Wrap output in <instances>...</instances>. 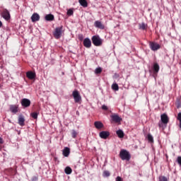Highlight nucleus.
I'll use <instances>...</instances> for the list:
<instances>
[{
    "label": "nucleus",
    "instance_id": "obj_1",
    "mask_svg": "<svg viewBox=\"0 0 181 181\" xmlns=\"http://www.w3.org/2000/svg\"><path fill=\"white\" fill-rule=\"evenodd\" d=\"M119 158L122 159V160H130L131 159V154H129V152L125 149H122L119 152Z\"/></svg>",
    "mask_w": 181,
    "mask_h": 181
},
{
    "label": "nucleus",
    "instance_id": "obj_2",
    "mask_svg": "<svg viewBox=\"0 0 181 181\" xmlns=\"http://www.w3.org/2000/svg\"><path fill=\"white\" fill-rule=\"evenodd\" d=\"M63 32H64L63 30V25L56 28L53 33L54 37H55V39H60L62 37V35H63Z\"/></svg>",
    "mask_w": 181,
    "mask_h": 181
},
{
    "label": "nucleus",
    "instance_id": "obj_3",
    "mask_svg": "<svg viewBox=\"0 0 181 181\" xmlns=\"http://www.w3.org/2000/svg\"><path fill=\"white\" fill-rule=\"evenodd\" d=\"M160 119H161V122L158 123V126L160 128L163 127V124H164V125H167V124L169 122V117H168V115H166V114L161 115Z\"/></svg>",
    "mask_w": 181,
    "mask_h": 181
},
{
    "label": "nucleus",
    "instance_id": "obj_4",
    "mask_svg": "<svg viewBox=\"0 0 181 181\" xmlns=\"http://www.w3.org/2000/svg\"><path fill=\"white\" fill-rule=\"evenodd\" d=\"M92 43L94 46H101L103 45V40L98 35H93L92 37Z\"/></svg>",
    "mask_w": 181,
    "mask_h": 181
},
{
    "label": "nucleus",
    "instance_id": "obj_5",
    "mask_svg": "<svg viewBox=\"0 0 181 181\" xmlns=\"http://www.w3.org/2000/svg\"><path fill=\"white\" fill-rule=\"evenodd\" d=\"M72 96L74 99L75 103H80L81 101V95H80V93L78 90H75L72 92Z\"/></svg>",
    "mask_w": 181,
    "mask_h": 181
},
{
    "label": "nucleus",
    "instance_id": "obj_6",
    "mask_svg": "<svg viewBox=\"0 0 181 181\" xmlns=\"http://www.w3.org/2000/svg\"><path fill=\"white\" fill-rule=\"evenodd\" d=\"M149 47L151 50H153V52H156V50H159V49H160V45L155 42H150Z\"/></svg>",
    "mask_w": 181,
    "mask_h": 181
},
{
    "label": "nucleus",
    "instance_id": "obj_7",
    "mask_svg": "<svg viewBox=\"0 0 181 181\" xmlns=\"http://www.w3.org/2000/svg\"><path fill=\"white\" fill-rule=\"evenodd\" d=\"M1 16L5 19V21H10L11 20V13L8 11V9L4 8L3 12L1 13Z\"/></svg>",
    "mask_w": 181,
    "mask_h": 181
},
{
    "label": "nucleus",
    "instance_id": "obj_8",
    "mask_svg": "<svg viewBox=\"0 0 181 181\" xmlns=\"http://www.w3.org/2000/svg\"><path fill=\"white\" fill-rule=\"evenodd\" d=\"M21 103L23 108H28V107H30V100L28 98H23L21 101Z\"/></svg>",
    "mask_w": 181,
    "mask_h": 181
},
{
    "label": "nucleus",
    "instance_id": "obj_9",
    "mask_svg": "<svg viewBox=\"0 0 181 181\" xmlns=\"http://www.w3.org/2000/svg\"><path fill=\"white\" fill-rule=\"evenodd\" d=\"M26 77H28L29 80H35V78H36V73L31 71H27Z\"/></svg>",
    "mask_w": 181,
    "mask_h": 181
},
{
    "label": "nucleus",
    "instance_id": "obj_10",
    "mask_svg": "<svg viewBox=\"0 0 181 181\" xmlns=\"http://www.w3.org/2000/svg\"><path fill=\"white\" fill-rule=\"evenodd\" d=\"M83 46L86 47V49H90L91 47V40L90 38H85L83 40Z\"/></svg>",
    "mask_w": 181,
    "mask_h": 181
},
{
    "label": "nucleus",
    "instance_id": "obj_11",
    "mask_svg": "<svg viewBox=\"0 0 181 181\" xmlns=\"http://www.w3.org/2000/svg\"><path fill=\"white\" fill-rule=\"evenodd\" d=\"M99 136L102 139H107L110 136V132L107 131H103L100 132Z\"/></svg>",
    "mask_w": 181,
    "mask_h": 181
},
{
    "label": "nucleus",
    "instance_id": "obj_12",
    "mask_svg": "<svg viewBox=\"0 0 181 181\" xmlns=\"http://www.w3.org/2000/svg\"><path fill=\"white\" fill-rule=\"evenodd\" d=\"M110 117L114 122H121V121H122V119L117 114H114Z\"/></svg>",
    "mask_w": 181,
    "mask_h": 181
},
{
    "label": "nucleus",
    "instance_id": "obj_13",
    "mask_svg": "<svg viewBox=\"0 0 181 181\" xmlns=\"http://www.w3.org/2000/svg\"><path fill=\"white\" fill-rule=\"evenodd\" d=\"M32 22H38L40 21V16L37 13H34L31 16Z\"/></svg>",
    "mask_w": 181,
    "mask_h": 181
},
{
    "label": "nucleus",
    "instance_id": "obj_14",
    "mask_svg": "<svg viewBox=\"0 0 181 181\" xmlns=\"http://www.w3.org/2000/svg\"><path fill=\"white\" fill-rule=\"evenodd\" d=\"M18 124L21 127H25V117L22 115L18 117Z\"/></svg>",
    "mask_w": 181,
    "mask_h": 181
},
{
    "label": "nucleus",
    "instance_id": "obj_15",
    "mask_svg": "<svg viewBox=\"0 0 181 181\" xmlns=\"http://www.w3.org/2000/svg\"><path fill=\"white\" fill-rule=\"evenodd\" d=\"M95 27L98 28V29H104L105 27L103 25L101 21H95Z\"/></svg>",
    "mask_w": 181,
    "mask_h": 181
},
{
    "label": "nucleus",
    "instance_id": "obj_16",
    "mask_svg": "<svg viewBox=\"0 0 181 181\" xmlns=\"http://www.w3.org/2000/svg\"><path fill=\"white\" fill-rule=\"evenodd\" d=\"M94 125L97 129H101V128H104V124L101 122H95Z\"/></svg>",
    "mask_w": 181,
    "mask_h": 181
},
{
    "label": "nucleus",
    "instance_id": "obj_17",
    "mask_svg": "<svg viewBox=\"0 0 181 181\" xmlns=\"http://www.w3.org/2000/svg\"><path fill=\"white\" fill-rule=\"evenodd\" d=\"M45 19L48 22H52V21H54V16L52 14H47L45 16Z\"/></svg>",
    "mask_w": 181,
    "mask_h": 181
},
{
    "label": "nucleus",
    "instance_id": "obj_18",
    "mask_svg": "<svg viewBox=\"0 0 181 181\" xmlns=\"http://www.w3.org/2000/svg\"><path fill=\"white\" fill-rule=\"evenodd\" d=\"M63 155L64 156L67 158L69 155H70V148L68 147H65L63 150Z\"/></svg>",
    "mask_w": 181,
    "mask_h": 181
},
{
    "label": "nucleus",
    "instance_id": "obj_19",
    "mask_svg": "<svg viewBox=\"0 0 181 181\" xmlns=\"http://www.w3.org/2000/svg\"><path fill=\"white\" fill-rule=\"evenodd\" d=\"M78 2L80 5L83 8H87V6H88V3H87V0H78Z\"/></svg>",
    "mask_w": 181,
    "mask_h": 181
},
{
    "label": "nucleus",
    "instance_id": "obj_20",
    "mask_svg": "<svg viewBox=\"0 0 181 181\" xmlns=\"http://www.w3.org/2000/svg\"><path fill=\"white\" fill-rule=\"evenodd\" d=\"M159 64L158 63H155L153 66L154 74L159 73Z\"/></svg>",
    "mask_w": 181,
    "mask_h": 181
},
{
    "label": "nucleus",
    "instance_id": "obj_21",
    "mask_svg": "<svg viewBox=\"0 0 181 181\" xmlns=\"http://www.w3.org/2000/svg\"><path fill=\"white\" fill-rule=\"evenodd\" d=\"M10 110L11 111V112L16 114V112H18V105H11Z\"/></svg>",
    "mask_w": 181,
    "mask_h": 181
},
{
    "label": "nucleus",
    "instance_id": "obj_22",
    "mask_svg": "<svg viewBox=\"0 0 181 181\" xmlns=\"http://www.w3.org/2000/svg\"><path fill=\"white\" fill-rule=\"evenodd\" d=\"M116 134L119 138H124V132H122V130H117Z\"/></svg>",
    "mask_w": 181,
    "mask_h": 181
},
{
    "label": "nucleus",
    "instance_id": "obj_23",
    "mask_svg": "<svg viewBox=\"0 0 181 181\" xmlns=\"http://www.w3.org/2000/svg\"><path fill=\"white\" fill-rule=\"evenodd\" d=\"M64 172L66 175H71V172H73V170H71V168L70 167H66L64 169Z\"/></svg>",
    "mask_w": 181,
    "mask_h": 181
},
{
    "label": "nucleus",
    "instance_id": "obj_24",
    "mask_svg": "<svg viewBox=\"0 0 181 181\" xmlns=\"http://www.w3.org/2000/svg\"><path fill=\"white\" fill-rule=\"evenodd\" d=\"M175 105H176L177 108H180V107H181V96L177 99Z\"/></svg>",
    "mask_w": 181,
    "mask_h": 181
},
{
    "label": "nucleus",
    "instance_id": "obj_25",
    "mask_svg": "<svg viewBox=\"0 0 181 181\" xmlns=\"http://www.w3.org/2000/svg\"><path fill=\"white\" fill-rule=\"evenodd\" d=\"M112 90H115V91H118V90H119V87L118 86L117 83H113L112 85Z\"/></svg>",
    "mask_w": 181,
    "mask_h": 181
},
{
    "label": "nucleus",
    "instance_id": "obj_26",
    "mask_svg": "<svg viewBox=\"0 0 181 181\" xmlns=\"http://www.w3.org/2000/svg\"><path fill=\"white\" fill-rule=\"evenodd\" d=\"M147 139L151 144L153 143V136H152L151 134L147 135Z\"/></svg>",
    "mask_w": 181,
    "mask_h": 181
},
{
    "label": "nucleus",
    "instance_id": "obj_27",
    "mask_svg": "<svg viewBox=\"0 0 181 181\" xmlns=\"http://www.w3.org/2000/svg\"><path fill=\"white\" fill-rule=\"evenodd\" d=\"M139 29H141V30H146V24H145L144 23L139 24Z\"/></svg>",
    "mask_w": 181,
    "mask_h": 181
},
{
    "label": "nucleus",
    "instance_id": "obj_28",
    "mask_svg": "<svg viewBox=\"0 0 181 181\" xmlns=\"http://www.w3.org/2000/svg\"><path fill=\"white\" fill-rule=\"evenodd\" d=\"M102 71H103V69H101V67H99L95 69V74H101Z\"/></svg>",
    "mask_w": 181,
    "mask_h": 181
},
{
    "label": "nucleus",
    "instance_id": "obj_29",
    "mask_svg": "<svg viewBox=\"0 0 181 181\" xmlns=\"http://www.w3.org/2000/svg\"><path fill=\"white\" fill-rule=\"evenodd\" d=\"M110 171H108V170H105L104 172H103V176H104V177H110Z\"/></svg>",
    "mask_w": 181,
    "mask_h": 181
},
{
    "label": "nucleus",
    "instance_id": "obj_30",
    "mask_svg": "<svg viewBox=\"0 0 181 181\" xmlns=\"http://www.w3.org/2000/svg\"><path fill=\"white\" fill-rule=\"evenodd\" d=\"M37 112H33L31 113L32 118H34V119H37Z\"/></svg>",
    "mask_w": 181,
    "mask_h": 181
},
{
    "label": "nucleus",
    "instance_id": "obj_31",
    "mask_svg": "<svg viewBox=\"0 0 181 181\" xmlns=\"http://www.w3.org/2000/svg\"><path fill=\"white\" fill-rule=\"evenodd\" d=\"M177 119L180 122V128L181 129V112L178 113Z\"/></svg>",
    "mask_w": 181,
    "mask_h": 181
},
{
    "label": "nucleus",
    "instance_id": "obj_32",
    "mask_svg": "<svg viewBox=\"0 0 181 181\" xmlns=\"http://www.w3.org/2000/svg\"><path fill=\"white\" fill-rule=\"evenodd\" d=\"M159 181H168V178L165 176H160Z\"/></svg>",
    "mask_w": 181,
    "mask_h": 181
},
{
    "label": "nucleus",
    "instance_id": "obj_33",
    "mask_svg": "<svg viewBox=\"0 0 181 181\" xmlns=\"http://www.w3.org/2000/svg\"><path fill=\"white\" fill-rule=\"evenodd\" d=\"M71 135L72 138H76L77 136V132H76L75 130H72Z\"/></svg>",
    "mask_w": 181,
    "mask_h": 181
},
{
    "label": "nucleus",
    "instance_id": "obj_34",
    "mask_svg": "<svg viewBox=\"0 0 181 181\" xmlns=\"http://www.w3.org/2000/svg\"><path fill=\"white\" fill-rule=\"evenodd\" d=\"M73 13H74V11L72 9H69L67 11V15H69V16H71V15H73Z\"/></svg>",
    "mask_w": 181,
    "mask_h": 181
},
{
    "label": "nucleus",
    "instance_id": "obj_35",
    "mask_svg": "<svg viewBox=\"0 0 181 181\" xmlns=\"http://www.w3.org/2000/svg\"><path fill=\"white\" fill-rule=\"evenodd\" d=\"M177 162L181 166V156H178L177 158Z\"/></svg>",
    "mask_w": 181,
    "mask_h": 181
},
{
    "label": "nucleus",
    "instance_id": "obj_36",
    "mask_svg": "<svg viewBox=\"0 0 181 181\" xmlns=\"http://www.w3.org/2000/svg\"><path fill=\"white\" fill-rule=\"evenodd\" d=\"M102 110H103L104 111H107L108 110V107H107V105H103L102 106Z\"/></svg>",
    "mask_w": 181,
    "mask_h": 181
},
{
    "label": "nucleus",
    "instance_id": "obj_37",
    "mask_svg": "<svg viewBox=\"0 0 181 181\" xmlns=\"http://www.w3.org/2000/svg\"><path fill=\"white\" fill-rule=\"evenodd\" d=\"M78 37L79 40H83L84 39L83 34L79 35Z\"/></svg>",
    "mask_w": 181,
    "mask_h": 181
},
{
    "label": "nucleus",
    "instance_id": "obj_38",
    "mask_svg": "<svg viewBox=\"0 0 181 181\" xmlns=\"http://www.w3.org/2000/svg\"><path fill=\"white\" fill-rule=\"evenodd\" d=\"M116 181H122V178H121V177L118 176L116 178Z\"/></svg>",
    "mask_w": 181,
    "mask_h": 181
},
{
    "label": "nucleus",
    "instance_id": "obj_39",
    "mask_svg": "<svg viewBox=\"0 0 181 181\" xmlns=\"http://www.w3.org/2000/svg\"><path fill=\"white\" fill-rule=\"evenodd\" d=\"M0 28H2V21H0Z\"/></svg>",
    "mask_w": 181,
    "mask_h": 181
}]
</instances>
